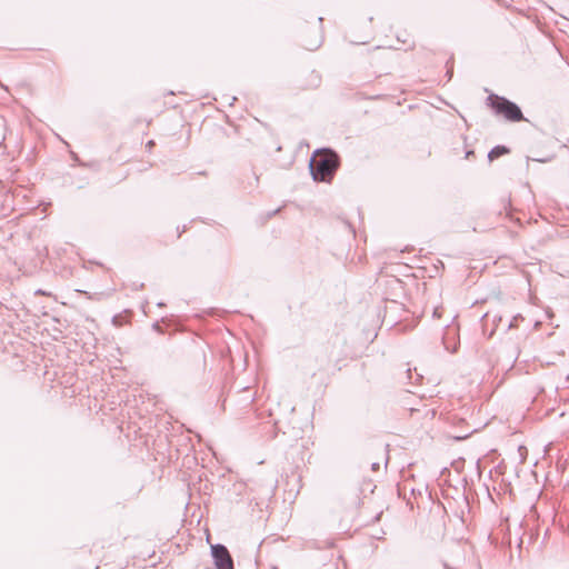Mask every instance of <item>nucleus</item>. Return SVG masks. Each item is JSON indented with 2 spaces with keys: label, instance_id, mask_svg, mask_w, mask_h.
Wrapping results in <instances>:
<instances>
[{
  "label": "nucleus",
  "instance_id": "6",
  "mask_svg": "<svg viewBox=\"0 0 569 569\" xmlns=\"http://www.w3.org/2000/svg\"><path fill=\"white\" fill-rule=\"evenodd\" d=\"M153 147H154V141L153 140L148 141L147 144H146V148H147L148 151H151Z\"/></svg>",
  "mask_w": 569,
  "mask_h": 569
},
{
  "label": "nucleus",
  "instance_id": "5",
  "mask_svg": "<svg viewBox=\"0 0 569 569\" xmlns=\"http://www.w3.org/2000/svg\"><path fill=\"white\" fill-rule=\"evenodd\" d=\"M381 465H383L386 467L387 460H383V461H380V462H373L371 468H372L373 471H379L380 468H381Z\"/></svg>",
  "mask_w": 569,
  "mask_h": 569
},
{
  "label": "nucleus",
  "instance_id": "10",
  "mask_svg": "<svg viewBox=\"0 0 569 569\" xmlns=\"http://www.w3.org/2000/svg\"><path fill=\"white\" fill-rule=\"evenodd\" d=\"M263 501H264V500H262V501H261V503H260V502H256V506L261 507V506H262V503H263Z\"/></svg>",
  "mask_w": 569,
  "mask_h": 569
},
{
  "label": "nucleus",
  "instance_id": "2",
  "mask_svg": "<svg viewBox=\"0 0 569 569\" xmlns=\"http://www.w3.org/2000/svg\"><path fill=\"white\" fill-rule=\"evenodd\" d=\"M487 106L508 121L519 122L526 120L520 108L505 97L491 93L487 98Z\"/></svg>",
  "mask_w": 569,
  "mask_h": 569
},
{
  "label": "nucleus",
  "instance_id": "8",
  "mask_svg": "<svg viewBox=\"0 0 569 569\" xmlns=\"http://www.w3.org/2000/svg\"><path fill=\"white\" fill-rule=\"evenodd\" d=\"M381 515H382V511L378 512V513L375 516L373 520H375V521H379V520H380V518H381Z\"/></svg>",
  "mask_w": 569,
  "mask_h": 569
},
{
  "label": "nucleus",
  "instance_id": "4",
  "mask_svg": "<svg viewBox=\"0 0 569 569\" xmlns=\"http://www.w3.org/2000/svg\"><path fill=\"white\" fill-rule=\"evenodd\" d=\"M509 150L503 146L495 147L488 154V158L490 161H493L495 159L508 153Z\"/></svg>",
  "mask_w": 569,
  "mask_h": 569
},
{
  "label": "nucleus",
  "instance_id": "7",
  "mask_svg": "<svg viewBox=\"0 0 569 569\" xmlns=\"http://www.w3.org/2000/svg\"><path fill=\"white\" fill-rule=\"evenodd\" d=\"M407 501V506L409 507L410 510H413V503H412V500L411 499H408L406 500Z\"/></svg>",
  "mask_w": 569,
  "mask_h": 569
},
{
  "label": "nucleus",
  "instance_id": "1",
  "mask_svg": "<svg viewBox=\"0 0 569 569\" xmlns=\"http://www.w3.org/2000/svg\"><path fill=\"white\" fill-rule=\"evenodd\" d=\"M312 177L317 181H330L339 167V158L331 150L317 151L310 162Z\"/></svg>",
  "mask_w": 569,
  "mask_h": 569
},
{
  "label": "nucleus",
  "instance_id": "3",
  "mask_svg": "<svg viewBox=\"0 0 569 569\" xmlns=\"http://www.w3.org/2000/svg\"><path fill=\"white\" fill-rule=\"evenodd\" d=\"M210 553L216 569H233V560L224 545H212L210 548Z\"/></svg>",
  "mask_w": 569,
  "mask_h": 569
},
{
  "label": "nucleus",
  "instance_id": "9",
  "mask_svg": "<svg viewBox=\"0 0 569 569\" xmlns=\"http://www.w3.org/2000/svg\"><path fill=\"white\" fill-rule=\"evenodd\" d=\"M469 501H470L469 499H466V500H465V502L467 503V506H468L469 508H471V506L469 505Z\"/></svg>",
  "mask_w": 569,
  "mask_h": 569
},
{
  "label": "nucleus",
  "instance_id": "12",
  "mask_svg": "<svg viewBox=\"0 0 569 569\" xmlns=\"http://www.w3.org/2000/svg\"><path fill=\"white\" fill-rule=\"evenodd\" d=\"M521 543H522V538H519V543H518V546L520 547V546H521Z\"/></svg>",
  "mask_w": 569,
  "mask_h": 569
},
{
  "label": "nucleus",
  "instance_id": "13",
  "mask_svg": "<svg viewBox=\"0 0 569 569\" xmlns=\"http://www.w3.org/2000/svg\"><path fill=\"white\" fill-rule=\"evenodd\" d=\"M431 501H432V502H436V499H432ZM437 502H439V503H440V502H441V500H437Z\"/></svg>",
  "mask_w": 569,
  "mask_h": 569
},
{
  "label": "nucleus",
  "instance_id": "11",
  "mask_svg": "<svg viewBox=\"0 0 569 569\" xmlns=\"http://www.w3.org/2000/svg\"><path fill=\"white\" fill-rule=\"evenodd\" d=\"M190 502H191V500H188V502L186 503V509H188V507L190 506Z\"/></svg>",
  "mask_w": 569,
  "mask_h": 569
}]
</instances>
